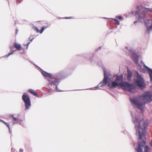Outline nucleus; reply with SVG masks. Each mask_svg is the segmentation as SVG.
<instances>
[{
  "label": "nucleus",
  "mask_w": 152,
  "mask_h": 152,
  "mask_svg": "<svg viewBox=\"0 0 152 152\" xmlns=\"http://www.w3.org/2000/svg\"><path fill=\"white\" fill-rule=\"evenodd\" d=\"M115 76H118L117 75H115Z\"/></svg>",
  "instance_id": "obj_33"
},
{
  "label": "nucleus",
  "mask_w": 152,
  "mask_h": 152,
  "mask_svg": "<svg viewBox=\"0 0 152 152\" xmlns=\"http://www.w3.org/2000/svg\"><path fill=\"white\" fill-rule=\"evenodd\" d=\"M134 82L136 86L142 89L145 87L144 79L142 77H136L134 78Z\"/></svg>",
  "instance_id": "obj_5"
},
{
  "label": "nucleus",
  "mask_w": 152,
  "mask_h": 152,
  "mask_svg": "<svg viewBox=\"0 0 152 152\" xmlns=\"http://www.w3.org/2000/svg\"><path fill=\"white\" fill-rule=\"evenodd\" d=\"M150 144L151 145V146H152V142H150Z\"/></svg>",
  "instance_id": "obj_30"
},
{
  "label": "nucleus",
  "mask_w": 152,
  "mask_h": 152,
  "mask_svg": "<svg viewBox=\"0 0 152 152\" xmlns=\"http://www.w3.org/2000/svg\"><path fill=\"white\" fill-rule=\"evenodd\" d=\"M47 28V27H43L42 28V29H41L40 31H39V30L38 29V28L36 27H34L33 28L34 30H35L37 32V33L39 32L40 34H41L42 33V32L44 30L45 28Z\"/></svg>",
  "instance_id": "obj_11"
},
{
  "label": "nucleus",
  "mask_w": 152,
  "mask_h": 152,
  "mask_svg": "<svg viewBox=\"0 0 152 152\" xmlns=\"http://www.w3.org/2000/svg\"><path fill=\"white\" fill-rule=\"evenodd\" d=\"M131 54L132 55V56L133 58V60H134L135 64L138 67L140 71V72L144 73L145 71L144 69H143L142 68L141 65L139 64L138 62V59L139 57L138 56L134 53Z\"/></svg>",
  "instance_id": "obj_7"
},
{
  "label": "nucleus",
  "mask_w": 152,
  "mask_h": 152,
  "mask_svg": "<svg viewBox=\"0 0 152 152\" xmlns=\"http://www.w3.org/2000/svg\"><path fill=\"white\" fill-rule=\"evenodd\" d=\"M136 22H137V21H135V22H134V23H135Z\"/></svg>",
  "instance_id": "obj_34"
},
{
  "label": "nucleus",
  "mask_w": 152,
  "mask_h": 152,
  "mask_svg": "<svg viewBox=\"0 0 152 152\" xmlns=\"http://www.w3.org/2000/svg\"><path fill=\"white\" fill-rule=\"evenodd\" d=\"M30 42H28L26 45L27 46V48H26V49H27L28 48V46L29 45V44Z\"/></svg>",
  "instance_id": "obj_23"
},
{
  "label": "nucleus",
  "mask_w": 152,
  "mask_h": 152,
  "mask_svg": "<svg viewBox=\"0 0 152 152\" xmlns=\"http://www.w3.org/2000/svg\"><path fill=\"white\" fill-rule=\"evenodd\" d=\"M144 66L148 71V72L149 74V76H152V69L149 68L145 64H144Z\"/></svg>",
  "instance_id": "obj_12"
},
{
  "label": "nucleus",
  "mask_w": 152,
  "mask_h": 152,
  "mask_svg": "<svg viewBox=\"0 0 152 152\" xmlns=\"http://www.w3.org/2000/svg\"><path fill=\"white\" fill-rule=\"evenodd\" d=\"M44 72L46 74V75H45L42 72V74L44 76H52V75L49 73H47L45 72Z\"/></svg>",
  "instance_id": "obj_20"
},
{
  "label": "nucleus",
  "mask_w": 152,
  "mask_h": 152,
  "mask_svg": "<svg viewBox=\"0 0 152 152\" xmlns=\"http://www.w3.org/2000/svg\"><path fill=\"white\" fill-rule=\"evenodd\" d=\"M113 80L112 77H104L102 82H101L97 86L90 89L93 90H95L97 88L101 89L104 86L107 84L111 88L119 86L123 90H127L131 93H134L136 91L135 86L126 82L124 79L123 77H116L113 81Z\"/></svg>",
  "instance_id": "obj_1"
},
{
  "label": "nucleus",
  "mask_w": 152,
  "mask_h": 152,
  "mask_svg": "<svg viewBox=\"0 0 152 152\" xmlns=\"http://www.w3.org/2000/svg\"><path fill=\"white\" fill-rule=\"evenodd\" d=\"M128 77V79H129L131 77H130V76H129V77Z\"/></svg>",
  "instance_id": "obj_29"
},
{
  "label": "nucleus",
  "mask_w": 152,
  "mask_h": 152,
  "mask_svg": "<svg viewBox=\"0 0 152 152\" xmlns=\"http://www.w3.org/2000/svg\"><path fill=\"white\" fill-rule=\"evenodd\" d=\"M132 121L135 125L136 134H138L139 137L138 147L135 149L137 152H142V148L146 144V142L142 138L145 136L148 124L142 118L132 117Z\"/></svg>",
  "instance_id": "obj_2"
},
{
  "label": "nucleus",
  "mask_w": 152,
  "mask_h": 152,
  "mask_svg": "<svg viewBox=\"0 0 152 152\" xmlns=\"http://www.w3.org/2000/svg\"><path fill=\"white\" fill-rule=\"evenodd\" d=\"M151 82H152V77H150Z\"/></svg>",
  "instance_id": "obj_26"
},
{
  "label": "nucleus",
  "mask_w": 152,
  "mask_h": 152,
  "mask_svg": "<svg viewBox=\"0 0 152 152\" xmlns=\"http://www.w3.org/2000/svg\"><path fill=\"white\" fill-rule=\"evenodd\" d=\"M143 20L145 21V25L147 28V31L149 33L152 29V20H147L145 21L144 18Z\"/></svg>",
  "instance_id": "obj_9"
},
{
  "label": "nucleus",
  "mask_w": 152,
  "mask_h": 152,
  "mask_svg": "<svg viewBox=\"0 0 152 152\" xmlns=\"http://www.w3.org/2000/svg\"><path fill=\"white\" fill-rule=\"evenodd\" d=\"M17 32H18V31L17 30V29H16V34H17Z\"/></svg>",
  "instance_id": "obj_28"
},
{
  "label": "nucleus",
  "mask_w": 152,
  "mask_h": 152,
  "mask_svg": "<svg viewBox=\"0 0 152 152\" xmlns=\"http://www.w3.org/2000/svg\"><path fill=\"white\" fill-rule=\"evenodd\" d=\"M149 147L146 145L144 148V152H149Z\"/></svg>",
  "instance_id": "obj_18"
},
{
  "label": "nucleus",
  "mask_w": 152,
  "mask_h": 152,
  "mask_svg": "<svg viewBox=\"0 0 152 152\" xmlns=\"http://www.w3.org/2000/svg\"><path fill=\"white\" fill-rule=\"evenodd\" d=\"M28 91L29 93H31L34 96H37V97H38V94L34 91L32 89H29L28 90Z\"/></svg>",
  "instance_id": "obj_14"
},
{
  "label": "nucleus",
  "mask_w": 152,
  "mask_h": 152,
  "mask_svg": "<svg viewBox=\"0 0 152 152\" xmlns=\"http://www.w3.org/2000/svg\"><path fill=\"white\" fill-rule=\"evenodd\" d=\"M10 49H11V53H9L7 55H6L5 56L7 57H8L9 56H10V55L12 54L14 52H15V51H13L11 50V48H10Z\"/></svg>",
  "instance_id": "obj_21"
},
{
  "label": "nucleus",
  "mask_w": 152,
  "mask_h": 152,
  "mask_svg": "<svg viewBox=\"0 0 152 152\" xmlns=\"http://www.w3.org/2000/svg\"><path fill=\"white\" fill-rule=\"evenodd\" d=\"M127 69L128 76H132L133 75V76H140L137 71L134 70L131 71L128 67H127Z\"/></svg>",
  "instance_id": "obj_10"
},
{
  "label": "nucleus",
  "mask_w": 152,
  "mask_h": 152,
  "mask_svg": "<svg viewBox=\"0 0 152 152\" xmlns=\"http://www.w3.org/2000/svg\"><path fill=\"white\" fill-rule=\"evenodd\" d=\"M19 151L20 152H23V150L22 149H20Z\"/></svg>",
  "instance_id": "obj_24"
},
{
  "label": "nucleus",
  "mask_w": 152,
  "mask_h": 152,
  "mask_svg": "<svg viewBox=\"0 0 152 152\" xmlns=\"http://www.w3.org/2000/svg\"><path fill=\"white\" fill-rule=\"evenodd\" d=\"M15 151V149H13V148H12L11 152H14Z\"/></svg>",
  "instance_id": "obj_25"
},
{
  "label": "nucleus",
  "mask_w": 152,
  "mask_h": 152,
  "mask_svg": "<svg viewBox=\"0 0 152 152\" xmlns=\"http://www.w3.org/2000/svg\"><path fill=\"white\" fill-rule=\"evenodd\" d=\"M0 121L4 123L7 127L9 129L10 133V134H11L12 132V131L10 130L9 125L7 123L5 122L2 120H0Z\"/></svg>",
  "instance_id": "obj_16"
},
{
  "label": "nucleus",
  "mask_w": 152,
  "mask_h": 152,
  "mask_svg": "<svg viewBox=\"0 0 152 152\" xmlns=\"http://www.w3.org/2000/svg\"><path fill=\"white\" fill-rule=\"evenodd\" d=\"M116 17L117 18H118L120 20L121 19L123 18L121 16H116Z\"/></svg>",
  "instance_id": "obj_22"
},
{
  "label": "nucleus",
  "mask_w": 152,
  "mask_h": 152,
  "mask_svg": "<svg viewBox=\"0 0 152 152\" xmlns=\"http://www.w3.org/2000/svg\"><path fill=\"white\" fill-rule=\"evenodd\" d=\"M22 99L25 103L26 110L28 109L31 105L29 96L26 93H24L22 96Z\"/></svg>",
  "instance_id": "obj_8"
},
{
  "label": "nucleus",
  "mask_w": 152,
  "mask_h": 152,
  "mask_svg": "<svg viewBox=\"0 0 152 152\" xmlns=\"http://www.w3.org/2000/svg\"><path fill=\"white\" fill-rule=\"evenodd\" d=\"M15 47L18 50H20L21 49V45L19 44H18L16 42L14 43Z\"/></svg>",
  "instance_id": "obj_15"
},
{
  "label": "nucleus",
  "mask_w": 152,
  "mask_h": 152,
  "mask_svg": "<svg viewBox=\"0 0 152 152\" xmlns=\"http://www.w3.org/2000/svg\"><path fill=\"white\" fill-rule=\"evenodd\" d=\"M14 123L13 124V125H14Z\"/></svg>",
  "instance_id": "obj_35"
},
{
  "label": "nucleus",
  "mask_w": 152,
  "mask_h": 152,
  "mask_svg": "<svg viewBox=\"0 0 152 152\" xmlns=\"http://www.w3.org/2000/svg\"><path fill=\"white\" fill-rule=\"evenodd\" d=\"M11 117H12L13 118L14 121L16 122L20 125L21 124V123L22 122V121L21 120H19L18 118L14 117L13 115H11L10 118Z\"/></svg>",
  "instance_id": "obj_13"
},
{
  "label": "nucleus",
  "mask_w": 152,
  "mask_h": 152,
  "mask_svg": "<svg viewBox=\"0 0 152 152\" xmlns=\"http://www.w3.org/2000/svg\"><path fill=\"white\" fill-rule=\"evenodd\" d=\"M104 72V76H110L111 75L110 72H107L105 69H103Z\"/></svg>",
  "instance_id": "obj_17"
},
{
  "label": "nucleus",
  "mask_w": 152,
  "mask_h": 152,
  "mask_svg": "<svg viewBox=\"0 0 152 152\" xmlns=\"http://www.w3.org/2000/svg\"><path fill=\"white\" fill-rule=\"evenodd\" d=\"M71 18V17H66L65 18V19H70Z\"/></svg>",
  "instance_id": "obj_27"
},
{
  "label": "nucleus",
  "mask_w": 152,
  "mask_h": 152,
  "mask_svg": "<svg viewBox=\"0 0 152 152\" xmlns=\"http://www.w3.org/2000/svg\"><path fill=\"white\" fill-rule=\"evenodd\" d=\"M58 77H44L45 79L50 84H54L56 86V90L58 92L62 91L60 90L58 88L59 83L61 81L60 78Z\"/></svg>",
  "instance_id": "obj_4"
},
{
  "label": "nucleus",
  "mask_w": 152,
  "mask_h": 152,
  "mask_svg": "<svg viewBox=\"0 0 152 152\" xmlns=\"http://www.w3.org/2000/svg\"><path fill=\"white\" fill-rule=\"evenodd\" d=\"M33 40V39H31L30 41L31 42Z\"/></svg>",
  "instance_id": "obj_32"
},
{
  "label": "nucleus",
  "mask_w": 152,
  "mask_h": 152,
  "mask_svg": "<svg viewBox=\"0 0 152 152\" xmlns=\"http://www.w3.org/2000/svg\"><path fill=\"white\" fill-rule=\"evenodd\" d=\"M110 20H113L115 21V23L118 25H119L120 24V22L117 19H113V18H110Z\"/></svg>",
  "instance_id": "obj_19"
},
{
  "label": "nucleus",
  "mask_w": 152,
  "mask_h": 152,
  "mask_svg": "<svg viewBox=\"0 0 152 152\" xmlns=\"http://www.w3.org/2000/svg\"><path fill=\"white\" fill-rule=\"evenodd\" d=\"M126 49H128V48H127V47H126V48H125Z\"/></svg>",
  "instance_id": "obj_31"
},
{
  "label": "nucleus",
  "mask_w": 152,
  "mask_h": 152,
  "mask_svg": "<svg viewBox=\"0 0 152 152\" xmlns=\"http://www.w3.org/2000/svg\"><path fill=\"white\" fill-rule=\"evenodd\" d=\"M141 11H142V14H141V15L143 16V15H144L145 12H152V9L148 8H144L142 9L140 11L139 10L137 11H136L135 13V15L136 17L137 18V19L140 21L142 19V17L140 16V14H141Z\"/></svg>",
  "instance_id": "obj_6"
},
{
  "label": "nucleus",
  "mask_w": 152,
  "mask_h": 152,
  "mask_svg": "<svg viewBox=\"0 0 152 152\" xmlns=\"http://www.w3.org/2000/svg\"><path fill=\"white\" fill-rule=\"evenodd\" d=\"M130 100L134 106L142 110L144 107L146 102L152 101V94L150 91H146L138 97L130 98Z\"/></svg>",
  "instance_id": "obj_3"
}]
</instances>
